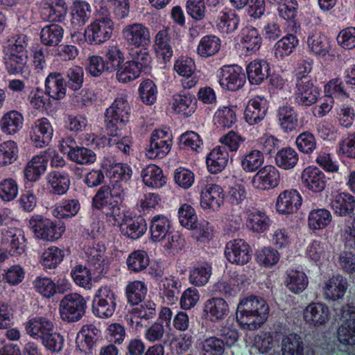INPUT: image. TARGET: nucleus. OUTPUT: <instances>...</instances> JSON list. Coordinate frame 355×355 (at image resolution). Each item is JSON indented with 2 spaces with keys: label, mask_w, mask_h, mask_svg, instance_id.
<instances>
[{
  "label": "nucleus",
  "mask_w": 355,
  "mask_h": 355,
  "mask_svg": "<svg viewBox=\"0 0 355 355\" xmlns=\"http://www.w3.org/2000/svg\"><path fill=\"white\" fill-rule=\"evenodd\" d=\"M269 314V306L261 297L249 296L242 299L236 309V320L242 328L255 330L266 322Z\"/></svg>",
  "instance_id": "obj_1"
},
{
  "label": "nucleus",
  "mask_w": 355,
  "mask_h": 355,
  "mask_svg": "<svg viewBox=\"0 0 355 355\" xmlns=\"http://www.w3.org/2000/svg\"><path fill=\"white\" fill-rule=\"evenodd\" d=\"M87 302L78 293L66 295L60 302L59 313L62 320L74 322L80 320L85 313Z\"/></svg>",
  "instance_id": "obj_2"
},
{
  "label": "nucleus",
  "mask_w": 355,
  "mask_h": 355,
  "mask_svg": "<svg viewBox=\"0 0 355 355\" xmlns=\"http://www.w3.org/2000/svg\"><path fill=\"white\" fill-rule=\"evenodd\" d=\"M29 226L37 239L45 241L58 240L65 231L62 225L40 216L32 217L29 220Z\"/></svg>",
  "instance_id": "obj_3"
},
{
  "label": "nucleus",
  "mask_w": 355,
  "mask_h": 355,
  "mask_svg": "<svg viewBox=\"0 0 355 355\" xmlns=\"http://www.w3.org/2000/svg\"><path fill=\"white\" fill-rule=\"evenodd\" d=\"M130 110V107L126 97L121 96L116 98L106 111V130H111V133L113 134V132L118 130V122L125 123L128 121Z\"/></svg>",
  "instance_id": "obj_4"
},
{
  "label": "nucleus",
  "mask_w": 355,
  "mask_h": 355,
  "mask_svg": "<svg viewBox=\"0 0 355 355\" xmlns=\"http://www.w3.org/2000/svg\"><path fill=\"white\" fill-rule=\"evenodd\" d=\"M171 145L172 136L168 132L155 130L151 135L146 156L150 159L163 157L170 151Z\"/></svg>",
  "instance_id": "obj_5"
},
{
  "label": "nucleus",
  "mask_w": 355,
  "mask_h": 355,
  "mask_svg": "<svg viewBox=\"0 0 355 355\" xmlns=\"http://www.w3.org/2000/svg\"><path fill=\"white\" fill-rule=\"evenodd\" d=\"M113 22L108 17L96 19L85 30L86 40L91 44H100L107 40L112 34Z\"/></svg>",
  "instance_id": "obj_6"
},
{
  "label": "nucleus",
  "mask_w": 355,
  "mask_h": 355,
  "mask_svg": "<svg viewBox=\"0 0 355 355\" xmlns=\"http://www.w3.org/2000/svg\"><path fill=\"white\" fill-rule=\"evenodd\" d=\"M303 319L309 327L324 326L330 319L329 309L324 303L311 302L303 310Z\"/></svg>",
  "instance_id": "obj_7"
},
{
  "label": "nucleus",
  "mask_w": 355,
  "mask_h": 355,
  "mask_svg": "<svg viewBox=\"0 0 355 355\" xmlns=\"http://www.w3.org/2000/svg\"><path fill=\"white\" fill-rule=\"evenodd\" d=\"M279 181V173L273 166L261 168L252 178V187L257 190L266 191L276 187Z\"/></svg>",
  "instance_id": "obj_8"
},
{
  "label": "nucleus",
  "mask_w": 355,
  "mask_h": 355,
  "mask_svg": "<svg viewBox=\"0 0 355 355\" xmlns=\"http://www.w3.org/2000/svg\"><path fill=\"white\" fill-rule=\"evenodd\" d=\"M295 96L299 104L310 106L317 101L319 91L310 77L303 76L296 83Z\"/></svg>",
  "instance_id": "obj_9"
},
{
  "label": "nucleus",
  "mask_w": 355,
  "mask_h": 355,
  "mask_svg": "<svg viewBox=\"0 0 355 355\" xmlns=\"http://www.w3.org/2000/svg\"><path fill=\"white\" fill-rule=\"evenodd\" d=\"M250 245L242 239L229 241L225 247V254L227 259L237 265L247 263L251 258Z\"/></svg>",
  "instance_id": "obj_10"
},
{
  "label": "nucleus",
  "mask_w": 355,
  "mask_h": 355,
  "mask_svg": "<svg viewBox=\"0 0 355 355\" xmlns=\"http://www.w3.org/2000/svg\"><path fill=\"white\" fill-rule=\"evenodd\" d=\"M245 83V75L239 66H225L220 69L219 83L224 89L236 91Z\"/></svg>",
  "instance_id": "obj_11"
},
{
  "label": "nucleus",
  "mask_w": 355,
  "mask_h": 355,
  "mask_svg": "<svg viewBox=\"0 0 355 355\" xmlns=\"http://www.w3.org/2000/svg\"><path fill=\"white\" fill-rule=\"evenodd\" d=\"M114 294L107 287H101L94 302V311L100 318L111 316L115 309Z\"/></svg>",
  "instance_id": "obj_12"
},
{
  "label": "nucleus",
  "mask_w": 355,
  "mask_h": 355,
  "mask_svg": "<svg viewBox=\"0 0 355 355\" xmlns=\"http://www.w3.org/2000/svg\"><path fill=\"white\" fill-rule=\"evenodd\" d=\"M223 202V189L216 184H207L200 192V206L204 209L218 210Z\"/></svg>",
  "instance_id": "obj_13"
},
{
  "label": "nucleus",
  "mask_w": 355,
  "mask_h": 355,
  "mask_svg": "<svg viewBox=\"0 0 355 355\" xmlns=\"http://www.w3.org/2000/svg\"><path fill=\"white\" fill-rule=\"evenodd\" d=\"M123 35L130 45L137 47L147 46L150 41V32L142 24L126 26L123 30Z\"/></svg>",
  "instance_id": "obj_14"
},
{
  "label": "nucleus",
  "mask_w": 355,
  "mask_h": 355,
  "mask_svg": "<svg viewBox=\"0 0 355 355\" xmlns=\"http://www.w3.org/2000/svg\"><path fill=\"white\" fill-rule=\"evenodd\" d=\"M302 182L308 190L318 193L322 191L327 183L324 173L316 167H307L302 173Z\"/></svg>",
  "instance_id": "obj_15"
},
{
  "label": "nucleus",
  "mask_w": 355,
  "mask_h": 355,
  "mask_svg": "<svg viewBox=\"0 0 355 355\" xmlns=\"http://www.w3.org/2000/svg\"><path fill=\"white\" fill-rule=\"evenodd\" d=\"M347 289L346 278L341 275H336L325 282L323 293L325 299L335 301L343 298Z\"/></svg>",
  "instance_id": "obj_16"
},
{
  "label": "nucleus",
  "mask_w": 355,
  "mask_h": 355,
  "mask_svg": "<svg viewBox=\"0 0 355 355\" xmlns=\"http://www.w3.org/2000/svg\"><path fill=\"white\" fill-rule=\"evenodd\" d=\"M301 204V196L297 191H284L277 198L276 208L279 213L289 214L296 211Z\"/></svg>",
  "instance_id": "obj_17"
},
{
  "label": "nucleus",
  "mask_w": 355,
  "mask_h": 355,
  "mask_svg": "<svg viewBox=\"0 0 355 355\" xmlns=\"http://www.w3.org/2000/svg\"><path fill=\"white\" fill-rule=\"evenodd\" d=\"M53 128L46 118L38 119L35 123L31 135V140L36 147L42 148L48 145L51 139Z\"/></svg>",
  "instance_id": "obj_18"
},
{
  "label": "nucleus",
  "mask_w": 355,
  "mask_h": 355,
  "mask_svg": "<svg viewBox=\"0 0 355 355\" xmlns=\"http://www.w3.org/2000/svg\"><path fill=\"white\" fill-rule=\"evenodd\" d=\"M204 312L211 321L218 322L228 315L229 306L223 298L213 297L205 302Z\"/></svg>",
  "instance_id": "obj_19"
},
{
  "label": "nucleus",
  "mask_w": 355,
  "mask_h": 355,
  "mask_svg": "<svg viewBox=\"0 0 355 355\" xmlns=\"http://www.w3.org/2000/svg\"><path fill=\"white\" fill-rule=\"evenodd\" d=\"M156 305L148 301L143 304L134 307L129 313V320L132 327L139 330L142 327L141 320H148L155 314Z\"/></svg>",
  "instance_id": "obj_20"
},
{
  "label": "nucleus",
  "mask_w": 355,
  "mask_h": 355,
  "mask_svg": "<svg viewBox=\"0 0 355 355\" xmlns=\"http://www.w3.org/2000/svg\"><path fill=\"white\" fill-rule=\"evenodd\" d=\"M265 101L260 97L251 99L245 110V121L250 125H255L262 121L266 114Z\"/></svg>",
  "instance_id": "obj_21"
},
{
  "label": "nucleus",
  "mask_w": 355,
  "mask_h": 355,
  "mask_svg": "<svg viewBox=\"0 0 355 355\" xmlns=\"http://www.w3.org/2000/svg\"><path fill=\"white\" fill-rule=\"evenodd\" d=\"M146 229L145 221L140 217L132 218L129 216H124L120 224L121 233L133 239L143 235Z\"/></svg>",
  "instance_id": "obj_22"
},
{
  "label": "nucleus",
  "mask_w": 355,
  "mask_h": 355,
  "mask_svg": "<svg viewBox=\"0 0 355 355\" xmlns=\"http://www.w3.org/2000/svg\"><path fill=\"white\" fill-rule=\"evenodd\" d=\"M85 250L87 261L92 265L98 272H103L107 264L105 245L95 243L92 246H87Z\"/></svg>",
  "instance_id": "obj_23"
},
{
  "label": "nucleus",
  "mask_w": 355,
  "mask_h": 355,
  "mask_svg": "<svg viewBox=\"0 0 355 355\" xmlns=\"http://www.w3.org/2000/svg\"><path fill=\"white\" fill-rule=\"evenodd\" d=\"M229 155L225 147L218 146L214 148L208 155L207 165L211 173L222 171L227 164Z\"/></svg>",
  "instance_id": "obj_24"
},
{
  "label": "nucleus",
  "mask_w": 355,
  "mask_h": 355,
  "mask_svg": "<svg viewBox=\"0 0 355 355\" xmlns=\"http://www.w3.org/2000/svg\"><path fill=\"white\" fill-rule=\"evenodd\" d=\"M270 67L265 60H255L250 62L247 68L248 80L251 84L259 85L269 75Z\"/></svg>",
  "instance_id": "obj_25"
},
{
  "label": "nucleus",
  "mask_w": 355,
  "mask_h": 355,
  "mask_svg": "<svg viewBox=\"0 0 355 355\" xmlns=\"http://www.w3.org/2000/svg\"><path fill=\"white\" fill-rule=\"evenodd\" d=\"M46 92L54 99L62 98L66 94L64 80L60 73H51L45 81Z\"/></svg>",
  "instance_id": "obj_26"
},
{
  "label": "nucleus",
  "mask_w": 355,
  "mask_h": 355,
  "mask_svg": "<svg viewBox=\"0 0 355 355\" xmlns=\"http://www.w3.org/2000/svg\"><path fill=\"white\" fill-rule=\"evenodd\" d=\"M54 329L53 324L44 318H36L30 320L26 326L27 334L33 338H44Z\"/></svg>",
  "instance_id": "obj_27"
},
{
  "label": "nucleus",
  "mask_w": 355,
  "mask_h": 355,
  "mask_svg": "<svg viewBox=\"0 0 355 355\" xmlns=\"http://www.w3.org/2000/svg\"><path fill=\"white\" fill-rule=\"evenodd\" d=\"M170 221L164 215H156L151 219L150 232V238L154 242L163 241L168 234Z\"/></svg>",
  "instance_id": "obj_28"
},
{
  "label": "nucleus",
  "mask_w": 355,
  "mask_h": 355,
  "mask_svg": "<svg viewBox=\"0 0 355 355\" xmlns=\"http://www.w3.org/2000/svg\"><path fill=\"white\" fill-rule=\"evenodd\" d=\"M24 117L19 112L10 111L3 114L0 121L1 131L6 135H15L22 127Z\"/></svg>",
  "instance_id": "obj_29"
},
{
  "label": "nucleus",
  "mask_w": 355,
  "mask_h": 355,
  "mask_svg": "<svg viewBox=\"0 0 355 355\" xmlns=\"http://www.w3.org/2000/svg\"><path fill=\"white\" fill-rule=\"evenodd\" d=\"M47 159L44 154L33 157L28 162L24 170L26 178L31 182L36 181L46 170Z\"/></svg>",
  "instance_id": "obj_30"
},
{
  "label": "nucleus",
  "mask_w": 355,
  "mask_h": 355,
  "mask_svg": "<svg viewBox=\"0 0 355 355\" xmlns=\"http://www.w3.org/2000/svg\"><path fill=\"white\" fill-rule=\"evenodd\" d=\"M172 108L177 113L189 116L195 111L196 100L189 94H175L173 96Z\"/></svg>",
  "instance_id": "obj_31"
},
{
  "label": "nucleus",
  "mask_w": 355,
  "mask_h": 355,
  "mask_svg": "<svg viewBox=\"0 0 355 355\" xmlns=\"http://www.w3.org/2000/svg\"><path fill=\"white\" fill-rule=\"evenodd\" d=\"M64 35L62 27L57 24L45 26L40 32V39L43 44L55 46L62 41Z\"/></svg>",
  "instance_id": "obj_32"
},
{
  "label": "nucleus",
  "mask_w": 355,
  "mask_h": 355,
  "mask_svg": "<svg viewBox=\"0 0 355 355\" xmlns=\"http://www.w3.org/2000/svg\"><path fill=\"white\" fill-rule=\"evenodd\" d=\"M144 183L150 187L159 188L165 183L166 180L162 170L155 164H150L141 171Z\"/></svg>",
  "instance_id": "obj_33"
},
{
  "label": "nucleus",
  "mask_w": 355,
  "mask_h": 355,
  "mask_svg": "<svg viewBox=\"0 0 355 355\" xmlns=\"http://www.w3.org/2000/svg\"><path fill=\"white\" fill-rule=\"evenodd\" d=\"M283 355H304V344L302 338L296 334H291L282 338Z\"/></svg>",
  "instance_id": "obj_34"
},
{
  "label": "nucleus",
  "mask_w": 355,
  "mask_h": 355,
  "mask_svg": "<svg viewBox=\"0 0 355 355\" xmlns=\"http://www.w3.org/2000/svg\"><path fill=\"white\" fill-rule=\"evenodd\" d=\"M221 41L215 35L202 37L197 47V53L202 58H209L216 54L220 49Z\"/></svg>",
  "instance_id": "obj_35"
},
{
  "label": "nucleus",
  "mask_w": 355,
  "mask_h": 355,
  "mask_svg": "<svg viewBox=\"0 0 355 355\" xmlns=\"http://www.w3.org/2000/svg\"><path fill=\"white\" fill-rule=\"evenodd\" d=\"M335 214L339 216H346L351 214L355 206L354 197L349 193L337 194L331 203Z\"/></svg>",
  "instance_id": "obj_36"
},
{
  "label": "nucleus",
  "mask_w": 355,
  "mask_h": 355,
  "mask_svg": "<svg viewBox=\"0 0 355 355\" xmlns=\"http://www.w3.org/2000/svg\"><path fill=\"white\" fill-rule=\"evenodd\" d=\"M3 243H10L12 255H20L25 252L26 239L19 230H10L3 233Z\"/></svg>",
  "instance_id": "obj_37"
},
{
  "label": "nucleus",
  "mask_w": 355,
  "mask_h": 355,
  "mask_svg": "<svg viewBox=\"0 0 355 355\" xmlns=\"http://www.w3.org/2000/svg\"><path fill=\"white\" fill-rule=\"evenodd\" d=\"M331 220V214L327 209H313L309 214L308 225L312 230H322L327 227Z\"/></svg>",
  "instance_id": "obj_38"
},
{
  "label": "nucleus",
  "mask_w": 355,
  "mask_h": 355,
  "mask_svg": "<svg viewBox=\"0 0 355 355\" xmlns=\"http://www.w3.org/2000/svg\"><path fill=\"white\" fill-rule=\"evenodd\" d=\"M299 155L295 149L286 147L277 152L275 156V163L281 168L289 170L293 168L297 164Z\"/></svg>",
  "instance_id": "obj_39"
},
{
  "label": "nucleus",
  "mask_w": 355,
  "mask_h": 355,
  "mask_svg": "<svg viewBox=\"0 0 355 355\" xmlns=\"http://www.w3.org/2000/svg\"><path fill=\"white\" fill-rule=\"evenodd\" d=\"M170 42V37L167 29L159 31L157 33L155 41V49L157 53L165 61L168 60L173 55Z\"/></svg>",
  "instance_id": "obj_40"
},
{
  "label": "nucleus",
  "mask_w": 355,
  "mask_h": 355,
  "mask_svg": "<svg viewBox=\"0 0 355 355\" xmlns=\"http://www.w3.org/2000/svg\"><path fill=\"white\" fill-rule=\"evenodd\" d=\"M48 184L50 186V191L54 194L62 195L65 193L70 184L67 175L59 172H51L48 175Z\"/></svg>",
  "instance_id": "obj_41"
},
{
  "label": "nucleus",
  "mask_w": 355,
  "mask_h": 355,
  "mask_svg": "<svg viewBox=\"0 0 355 355\" xmlns=\"http://www.w3.org/2000/svg\"><path fill=\"white\" fill-rule=\"evenodd\" d=\"M308 278L302 271L291 270L286 277L287 288L294 293H300L305 290L308 286Z\"/></svg>",
  "instance_id": "obj_42"
},
{
  "label": "nucleus",
  "mask_w": 355,
  "mask_h": 355,
  "mask_svg": "<svg viewBox=\"0 0 355 355\" xmlns=\"http://www.w3.org/2000/svg\"><path fill=\"white\" fill-rule=\"evenodd\" d=\"M279 121L282 128L287 132L295 130L298 126L297 114L294 110L289 106H282L279 108Z\"/></svg>",
  "instance_id": "obj_43"
},
{
  "label": "nucleus",
  "mask_w": 355,
  "mask_h": 355,
  "mask_svg": "<svg viewBox=\"0 0 355 355\" xmlns=\"http://www.w3.org/2000/svg\"><path fill=\"white\" fill-rule=\"evenodd\" d=\"M140 73V70L134 62L128 60L119 66L116 77L119 82L126 83L137 79Z\"/></svg>",
  "instance_id": "obj_44"
},
{
  "label": "nucleus",
  "mask_w": 355,
  "mask_h": 355,
  "mask_svg": "<svg viewBox=\"0 0 355 355\" xmlns=\"http://www.w3.org/2000/svg\"><path fill=\"white\" fill-rule=\"evenodd\" d=\"M69 159L78 164H89L96 160V154L85 147H71L68 152Z\"/></svg>",
  "instance_id": "obj_45"
},
{
  "label": "nucleus",
  "mask_w": 355,
  "mask_h": 355,
  "mask_svg": "<svg viewBox=\"0 0 355 355\" xmlns=\"http://www.w3.org/2000/svg\"><path fill=\"white\" fill-rule=\"evenodd\" d=\"M18 147L13 141H6L0 144V166L12 164L17 157Z\"/></svg>",
  "instance_id": "obj_46"
},
{
  "label": "nucleus",
  "mask_w": 355,
  "mask_h": 355,
  "mask_svg": "<svg viewBox=\"0 0 355 355\" xmlns=\"http://www.w3.org/2000/svg\"><path fill=\"white\" fill-rule=\"evenodd\" d=\"M263 153L258 150H252L241 159L243 169L248 173L256 171L263 163Z\"/></svg>",
  "instance_id": "obj_47"
},
{
  "label": "nucleus",
  "mask_w": 355,
  "mask_h": 355,
  "mask_svg": "<svg viewBox=\"0 0 355 355\" xmlns=\"http://www.w3.org/2000/svg\"><path fill=\"white\" fill-rule=\"evenodd\" d=\"M64 257L62 250L56 246H51L43 252L41 263L46 268H55L63 260Z\"/></svg>",
  "instance_id": "obj_48"
},
{
  "label": "nucleus",
  "mask_w": 355,
  "mask_h": 355,
  "mask_svg": "<svg viewBox=\"0 0 355 355\" xmlns=\"http://www.w3.org/2000/svg\"><path fill=\"white\" fill-rule=\"evenodd\" d=\"M298 44V40L293 35H288L279 40L275 46V55L282 59L291 53Z\"/></svg>",
  "instance_id": "obj_49"
},
{
  "label": "nucleus",
  "mask_w": 355,
  "mask_h": 355,
  "mask_svg": "<svg viewBox=\"0 0 355 355\" xmlns=\"http://www.w3.org/2000/svg\"><path fill=\"white\" fill-rule=\"evenodd\" d=\"M241 42L247 51H256L261 47V37L256 28L246 27L242 31Z\"/></svg>",
  "instance_id": "obj_50"
},
{
  "label": "nucleus",
  "mask_w": 355,
  "mask_h": 355,
  "mask_svg": "<svg viewBox=\"0 0 355 355\" xmlns=\"http://www.w3.org/2000/svg\"><path fill=\"white\" fill-rule=\"evenodd\" d=\"M307 42L311 50L315 54L324 55L329 52L328 39L320 32L313 33L309 37Z\"/></svg>",
  "instance_id": "obj_51"
},
{
  "label": "nucleus",
  "mask_w": 355,
  "mask_h": 355,
  "mask_svg": "<svg viewBox=\"0 0 355 355\" xmlns=\"http://www.w3.org/2000/svg\"><path fill=\"white\" fill-rule=\"evenodd\" d=\"M147 288L144 282L135 281L130 282L126 287L128 300L132 304H138L145 297Z\"/></svg>",
  "instance_id": "obj_52"
},
{
  "label": "nucleus",
  "mask_w": 355,
  "mask_h": 355,
  "mask_svg": "<svg viewBox=\"0 0 355 355\" xmlns=\"http://www.w3.org/2000/svg\"><path fill=\"white\" fill-rule=\"evenodd\" d=\"M337 336L343 345H355V320L343 322L337 330Z\"/></svg>",
  "instance_id": "obj_53"
},
{
  "label": "nucleus",
  "mask_w": 355,
  "mask_h": 355,
  "mask_svg": "<svg viewBox=\"0 0 355 355\" xmlns=\"http://www.w3.org/2000/svg\"><path fill=\"white\" fill-rule=\"evenodd\" d=\"M127 264L130 270L139 272L147 268L149 264V258L146 252L137 250L129 255Z\"/></svg>",
  "instance_id": "obj_54"
},
{
  "label": "nucleus",
  "mask_w": 355,
  "mask_h": 355,
  "mask_svg": "<svg viewBox=\"0 0 355 355\" xmlns=\"http://www.w3.org/2000/svg\"><path fill=\"white\" fill-rule=\"evenodd\" d=\"M236 121V115L233 107L224 106L218 109L214 115L215 123L223 128L231 127Z\"/></svg>",
  "instance_id": "obj_55"
},
{
  "label": "nucleus",
  "mask_w": 355,
  "mask_h": 355,
  "mask_svg": "<svg viewBox=\"0 0 355 355\" xmlns=\"http://www.w3.org/2000/svg\"><path fill=\"white\" fill-rule=\"evenodd\" d=\"M89 5L81 0H75L71 9L73 22H77L79 25H84L90 16Z\"/></svg>",
  "instance_id": "obj_56"
},
{
  "label": "nucleus",
  "mask_w": 355,
  "mask_h": 355,
  "mask_svg": "<svg viewBox=\"0 0 355 355\" xmlns=\"http://www.w3.org/2000/svg\"><path fill=\"white\" fill-rule=\"evenodd\" d=\"M224 352V343L216 336L205 339L201 344L202 355H223Z\"/></svg>",
  "instance_id": "obj_57"
},
{
  "label": "nucleus",
  "mask_w": 355,
  "mask_h": 355,
  "mask_svg": "<svg viewBox=\"0 0 355 355\" xmlns=\"http://www.w3.org/2000/svg\"><path fill=\"white\" fill-rule=\"evenodd\" d=\"M112 198L108 191V186L101 187L96 194L93 198L92 205L93 207L97 209H103L104 208L111 206L113 209L119 210L118 206H116L113 202H112Z\"/></svg>",
  "instance_id": "obj_58"
},
{
  "label": "nucleus",
  "mask_w": 355,
  "mask_h": 355,
  "mask_svg": "<svg viewBox=\"0 0 355 355\" xmlns=\"http://www.w3.org/2000/svg\"><path fill=\"white\" fill-rule=\"evenodd\" d=\"M248 225L255 232H263L268 228L270 219L265 213L255 211L249 215Z\"/></svg>",
  "instance_id": "obj_59"
},
{
  "label": "nucleus",
  "mask_w": 355,
  "mask_h": 355,
  "mask_svg": "<svg viewBox=\"0 0 355 355\" xmlns=\"http://www.w3.org/2000/svg\"><path fill=\"white\" fill-rule=\"evenodd\" d=\"M105 64L107 71H114L123 62V54L117 46H110L105 55Z\"/></svg>",
  "instance_id": "obj_60"
},
{
  "label": "nucleus",
  "mask_w": 355,
  "mask_h": 355,
  "mask_svg": "<svg viewBox=\"0 0 355 355\" xmlns=\"http://www.w3.org/2000/svg\"><path fill=\"white\" fill-rule=\"evenodd\" d=\"M179 221L187 229L196 228L197 216L194 209L189 205L184 204L179 209Z\"/></svg>",
  "instance_id": "obj_61"
},
{
  "label": "nucleus",
  "mask_w": 355,
  "mask_h": 355,
  "mask_svg": "<svg viewBox=\"0 0 355 355\" xmlns=\"http://www.w3.org/2000/svg\"><path fill=\"white\" fill-rule=\"evenodd\" d=\"M211 274V268L210 266H198L191 270L189 281L196 286H203L208 282Z\"/></svg>",
  "instance_id": "obj_62"
},
{
  "label": "nucleus",
  "mask_w": 355,
  "mask_h": 355,
  "mask_svg": "<svg viewBox=\"0 0 355 355\" xmlns=\"http://www.w3.org/2000/svg\"><path fill=\"white\" fill-rule=\"evenodd\" d=\"M139 95L142 101L146 105L153 104L157 99V87L153 81L144 80L139 87Z\"/></svg>",
  "instance_id": "obj_63"
},
{
  "label": "nucleus",
  "mask_w": 355,
  "mask_h": 355,
  "mask_svg": "<svg viewBox=\"0 0 355 355\" xmlns=\"http://www.w3.org/2000/svg\"><path fill=\"white\" fill-rule=\"evenodd\" d=\"M338 44L344 49H353L355 48V27H347L341 30L337 37Z\"/></svg>",
  "instance_id": "obj_64"
}]
</instances>
